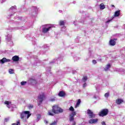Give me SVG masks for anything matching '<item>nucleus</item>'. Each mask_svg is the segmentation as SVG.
Returning <instances> with one entry per match:
<instances>
[{
	"label": "nucleus",
	"instance_id": "1",
	"mask_svg": "<svg viewBox=\"0 0 125 125\" xmlns=\"http://www.w3.org/2000/svg\"><path fill=\"white\" fill-rule=\"evenodd\" d=\"M31 113L29 111H24L21 113V119L23 121H27L31 117Z\"/></svg>",
	"mask_w": 125,
	"mask_h": 125
},
{
	"label": "nucleus",
	"instance_id": "2",
	"mask_svg": "<svg viewBox=\"0 0 125 125\" xmlns=\"http://www.w3.org/2000/svg\"><path fill=\"white\" fill-rule=\"evenodd\" d=\"M52 28H53V25L51 24H45L42 27V33L46 34L49 32Z\"/></svg>",
	"mask_w": 125,
	"mask_h": 125
},
{
	"label": "nucleus",
	"instance_id": "3",
	"mask_svg": "<svg viewBox=\"0 0 125 125\" xmlns=\"http://www.w3.org/2000/svg\"><path fill=\"white\" fill-rule=\"evenodd\" d=\"M53 110L55 114H58L59 113H62L63 109L58 106V105H54L52 107Z\"/></svg>",
	"mask_w": 125,
	"mask_h": 125
},
{
	"label": "nucleus",
	"instance_id": "4",
	"mask_svg": "<svg viewBox=\"0 0 125 125\" xmlns=\"http://www.w3.org/2000/svg\"><path fill=\"white\" fill-rule=\"evenodd\" d=\"M108 113H109L108 109H104L99 112V115L100 117H105V116H107L108 115Z\"/></svg>",
	"mask_w": 125,
	"mask_h": 125
},
{
	"label": "nucleus",
	"instance_id": "5",
	"mask_svg": "<svg viewBox=\"0 0 125 125\" xmlns=\"http://www.w3.org/2000/svg\"><path fill=\"white\" fill-rule=\"evenodd\" d=\"M87 114L88 115L90 119H94V118H95V114H94L93 112L90 109L87 110Z\"/></svg>",
	"mask_w": 125,
	"mask_h": 125
},
{
	"label": "nucleus",
	"instance_id": "6",
	"mask_svg": "<svg viewBox=\"0 0 125 125\" xmlns=\"http://www.w3.org/2000/svg\"><path fill=\"white\" fill-rule=\"evenodd\" d=\"M44 99V95L42 94L40 95L38 97V105L40 106L41 104H42V101H43V100Z\"/></svg>",
	"mask_w": 125,
	"mask_h": 125
},
{
	"label": "nucleus",
	"instance_id": "7",
	"mask_svg": "<svg viewBox=\"0 0 125 125\" xmlns=\"http://www.w3.org/2000/svg\"><path fill=\"white\" fill-rule=\"evenodd\" d=\"M11 38H12L11 35L8 34L7 35L6 41L8 42H11L10 45H13V42H11Z\"/></svg>",
	"mask_w": 125,
	"mask_h": 125
},
{
	"label": "nucleus",
	"instance_id": "8",
	"mask_svg": "<svg viewBox=\"0 0 125 125\" xmlns=\"http://www.w3.org/2000/svg\"><path fill=\"white\" fill-rule=\"evenodd\" d=\"M6 62H10V60L3 58L2 59L0 60V64H4Z\"/></svg>",
	"mask_w": 125,
	"mask_h": 125
},
{
	"label": "nucleus",
	"instance_id": "9",
	"mask_svg": "<svg viewBox=\"0 0 125 125\" xmlns=\"http://www.w3.org/2000/svg\"><path fill=\"white\" fill-rule=\"evenodd\" d=\"M4 103L6 105H7V107L8 108H11V107H15V105H14L13 104H11V103L7 101H6Z\"/></svg>",
	"mask_w": 125,
	"mask_h": 125
},
{
	"label": "nucleus",
	"instance_id": "10",
	"mask_svg": "<svg viewBox=\"0 0 125 125\" xmlns=\"http://www.w3.org/2000/svg\"><path fill=\"white\" fill-rule=\"evenodd\" d=\"M116 41H117V39H115L114 40H110L109 41V44L112 46L115 45L116 44Z\"/></svg>",
	"mask_w": 125,
	"mask_h": 125
},
{
	"label": "nucleus",
	"instance_id": "11",
	"mask_svg": "<svg viewBox=\"0 0 125 125\" xmlns=\"http://www.w3.org/2000/svg\"><path fill=\"white\" fill-rule=\"evenodd\" d=\"M76 112H73L70 115L69 121H73V119H74V116H76Z\"/></svg>",
	"mask_w": 125,
	"mask_h": 125
},
{
	"label": "nucleus",
	"instance_id": "12",
	"mask_svg": "<svg viewBox=\"0 0 125 125\" xmlns=\"http://www.w3.org/2000/svg\"><path fill=\"white\" fill-rule=\"evenodd\" d=\"M97 122H98V119H91L89 121V124H96Z\"/></svg>",
	"mask_w": 125,
	"mask_h": 125
},
{
	"label": "nucleus",
	"instance_id": "13",
	"mask_svg": "<svg viewBox=\"0 0 125 125\" xmlns=\"http://www.w3.org/2000/svg\"><path fill=\"white\" fill-rule=\"evenodd\" d=\"M55 114V113H54V110H53V108H52L51 110H49L48 111V115H49V116H54Z\"/></svg>",
	"mask_w": 125,
	"mask_h": 125
},
{
	"label": "nucleus",
	"instance_id": "14",
	"mask_svg": "<svg viewBox=\"0 0 125 125\" xmlns=\"http://www.w3.org/2000/svg\"><path fill=\"white\" fill-rule=\"evenodd\" d=\"M12 60L14 61V62H17V61H19V57L18 56H14L12 58Z\"/></svg>",
	"mask_w": 125,
	"mask_h": 125
},
{
	"label": "nucleus",
	"instance_id": "15",
	"mask_svg": "<svg viewBox=\"0 0 125 125\" xmlns=\"http://www.w3.org/2000/svg\"><path fill=\"white\" fill-rule=\"evenodd\" d=\"M123 102H124V101L120 99H118L116 100V103H117V104H122Z\"/></svg>",
	"mask_w": 125,
	"mask_h": 125
},
{
	"label": "nucleus",
	"instance_id": "16",
	"mask_svg": "<svg viewBox=\"0 0 125 125\" xmlns=\"http://www.w3.org/2000/svg\"><path fill=\"white\" fill-rule=\"evenodd\" d=\"M59 96H60L61 97H63V96H65V93L63 92V91H61L58 94Z\"/></svg>",
	"mask_w": 125,
	"mask_h": 125
},
{
	"label": "nucleus",
	"instance_id": "17",
	"mask_svg": "<svg viewBox=\"0 0 125 125\" xmlns=\"http://www.w3.org/2000/svg\"><path fill=\"white\" fill-rule=\"evenodd\" d=\"M81 99H79L76 103V104L75 106V108H78L79 106H80V104H81Z\"/></svg>",
	"mask_w": 125,
	"mask_h": 125
},
{
	"label": "nucleus",
	"instance_id": "18",
	"mask_svg": "<svg viewBox=\"0 0 125 125\" xmlns=\"http://www.w3.org/2000/svg\"><path fill=\"white\" fill-rule=\"evenodd\" d=\"M105 5L104 3H101L100 4V9L103 10V9H105Z\"/></svg>",
	"mask_w": 125,
	"mask_h": 125
},
{
	"label": "nucleus",
	"instance_id": "19",
	"mask_svg": "<svg viewBox=\"0 0 125 125\" xmlns=\"http://www.w3.org/2000/svg\"><path fill=\"white\" fill-rule=\"evenodd\" d=\"M120 16V11L117 10L115 12L114 16L115 17H118Z\"/></svg>",
	"mask_w": 125,
	"mask_h": 125
},
{
	"label": "nucleus",
	"instance_id": "20",
	"mask_svg": "<svg viewBox=\"0 0 125 125\" xmlns=\"http://www.w3.org/2000/svg\"><path fill=\"white\" fill-rule=\"evenodd\" d=\"M110 68H111V65L110 64H108L104 68V70L108 71Z\"/></svg>",
	"mask_w": 125,
	"mask_h": 125
},
{
	"label": "nucleus",
	"instance_id": "21",
	"mask_svg": "<svg viewBox=\"0 0 125 125\" xmlns=\"http://www.w3.org/2000/svg\"><path fill=\"white\" fill-rule=\"evenodd\" d=\"M10 11H16V6H12L10 9H9Z\"/></svg>",
	"mask_w": 125,
	"mask_h": 125
},
{
	"label": "nucleus",
	"instance_id": "22",
	"mask_svg": "<svg viewBox=\"0 0 125 125\" xmlns=\"http://www.w3.org/2000/svg\"><path fill=\"white\" fill-rule=\"evenodd\" d=\"M87 81V77L86 76H84L82 79L83 83H85Z\"/></svg>",
	"mask_w": 125,
	"mask_h": 125
},
{
	"label": "nucleus",
	"instance_id": "23",
	"mask_svg": "<svg viewBox=\"0 0 125 125\" xmlns=\"http://www.w3.org/2000/svg\"><path fill=\"white\" fill-rule=\"evenodd\" d=\"M28 109H33V108H34V105H33V104H29L28 105Z\"/></svg>",
	"mask_w": 125,
	"mask_h": 125
},
{
	"label": "nucleus",
	"instance_id": "24",
	"mask_svg": "<svg viewBox=\"0 0 125 125\" xmlns=\"http://www.w3.org/2000/svg\"><path fill=\"white\" fill-rule=\"evenodd\" d=\"M41 116L40 114L37 115V119H36L37 122H39V121H40V119H41Z\"/></svg>",
	"mask_w": 125,
	"mask_h": 125
},
{
	"label": "nucleus",
	"instance_id": "25",
	"mask_svg": "<svg viewBox=\"0 0 125 125\" xmlns=\"http://www.w3.org/2000/svg\"><path fill=\"white\" fill-rule=\"evenodd\" d=\"M33 9L34 10V13L36 14L37 11H38V9L36 7H33Z\"/></svg>",
	"mask_w": 125,
	"mask_h": 125
},
{
	"label": "nucleus",
	"instance_id": "26",
	"mask_svg": "<svg viewBox=\"0 0 125 125\" xmlns=\"http://www.w3.org/2000/svg\"><path fill=\"white\" fill-rule=\"evenodd\" d=\"M30 81L33 83H37V81L34 79H31Z\"/></svg>",
	"mask_w": 125,
	"mask_h": 125
},
{
	"label": "nucleus",
	"instance_id": "27",
	"mask_svg": "<svg viewBox=\"0 0 125 125\" xmlns=\"http://www.w3.org/2000/svg\"><path fill=\"white\" fill-rule=\"evenodd\" d=\"M27 83V82L26 81H22L21 83V85H25V84Z\"/></svg>",
	"mask_w": 125,
	"mask_h": 125
},
{
	"label": "nucleus",
	"instance_id": "28",
	"mask_svg": "<svg viewBox=\"0 0 125 125\" xmlns=\"http://www.w3.org/2000/svg\"><path fill=\"white\" fill-rule=\"evenodd\" d=\"M9 74H13L14 73V70L13 69H9Z\"/></svg>",
	"mask_w": 125,
	"mask_h": 125
},
{
	"label": "nucleus",
	"instance_id": "29",
	"mask_svg": "<svg viewBox=\"0 0 125 125\" xmlns=\"http://www.w3.org/2000/svg\"><path fill=\"white\" fill-rule=\"evenodd\" d=\"M74 120V118L72 120H69L70 122H71L72 123V125H76V122H75V120Z\"/></svg>",
	"mask_w": 125,
	"mask_h": 125
},
{
	"label": "nucleus",
	"instance_id": "30",
	"mask_svg": "<svg viewBox=\"0 0 125 125\" xmlns=\"http://www.w3.org/2000/svg\"><path fill=\"white\" fill-rule=\"evenodd\" d=\"M12 125H20V121H17V123H14Z\"/></svg>",
	"mask_w": 125,
	"mask_h": 125
},
{
	"label": "nucleus",
	"instance_id": "31",
	"mask_svg": "<svg viewBox=\"0 0 125 125\" xmlns=\"http://www.w3.org/2000/svg\"><path fill=\"white\" fill-rule=\"evenodd\" d=\"M109 95H110L109 93H106L104 94V97H105V98H108V97H109Z\"/></svg>",
	"mask_w": 125,
	"mask_h": 125
},
{
	"label": "nucleus",
	"instance_id": "32",
	"mask_svg": "<svg viewBox=\"0 0 125 125\" xmlns=\"http://www.w3.org/2000/svg\"><path fill=\"white\" fill-rule=\"evenodd\" d=\"M60 25L61 26H64V21H61L60 22Z\"/></svg>",
	"mask_w": 125,
	"mask_h": 125
},
{
	"label": "nucleus",
	"instance_id": "33",
	"mask_svg": "<svg viewBox=\"0 0 125 125\" xmlns=\"http://www.w3.org/2000/svg\"><path fill=\"white\" fill-rule=\"evenodd\" d=\"M69 110L70 111H72V112H74V111H75V109H74V107H73V106H71L69 108Z\"/></svg>",
	"mask_w": 125,
	"mask_h": 125
},
{
	"label": "nucleus",
	"instance_id": "34",
	"mask_svg": "<svg viewBox=\"0 0 125 125\" xmlns=\"http://www.w3.org/2000/svg\"><path fill=\"white\" fill-rule=\"evenodd\" d=\"M92 63H93V64H96V63H97V62H96V60H93L92 61Z\"/></svg>",
	"mask_w": 125,
	"mask_h": 125
},
{
	"label": "nucleus",
	"instance_id": "35",
	"mask_svg": "<svg viewBox=\"0 0 125 125\" xmlns=\"http://www.w3.org/2000/svg\"><path fill=\"white\" fill-rule=\"evenodd\" d=\"M57 124L56 121H54L53 123H52L50 125H56Z\"/></svg>",
	"mask_w": 125,
	"mask_h": 125
},
{
	"label": "nucleus",
	"instance_id": "36",
	"mask_svg": "<svg viewBox=\"0 0 125 125\" xmlns=\"http://www.w3.org/2000/svg\"><path fill=\"white\" fill-rule=\"evenodd\" d=\"M50 101L52 102L55 101V99L54 98L51 99Z\"/></svg>",
	"mask_w": 125,
	"mask_h": 125
},
{
	"label": "nucleus",
	"instance_id": "37",
	"mask_svg": "<svg viewBox=\"0 0 125 125\" xmlns=\"http://www.w3.org/2000/svg\"><path fill=\"white\" fill-rule=\"evenodd\" d=\"M86 86V83H84L83 84V87H85Z\"/></svg>",
	"mask_w": 125,
	"mask_h": 125
},
{
	"label": "nucleus",
	"instance_id": "38",
	"mask_svg": "<svg viewBox=\"0 0 125 125\" xmlns=\"http://www.w3.org/2000/svg\"><path fill=\"white\" fill-rule=\"evenodd\" d=\"M94 98L95 99H97V98H98V96H94Z\"/></svg>",
	"mask_w": 125,
	"mask_h": 125
},
{
	"label": "nucleus",
	"instance_id": "39",
	"mask_svg": "<svg viewBox=\"0 0 125 125\" xmlns=\"http://www.w3.org/2000/svg\"><path fill=\"white\" fill-rule=\"evenodd\" d=\"M4 122H8V119L5 118L4 120Z\"/></svg>",
	"mask_w": 125,
	"mask_h": 125
},
{
	"label": "nucleus",
	"instance_id": "40",
	"mask_svg": "<svg viewBox=\"0 0 125 125\" xmlns=\"http://www.w3.org/2000/svg\"><path fill=\"white\" fill-rule=\"evenodd\" d=\"M102 125H106V124H105L104 122H102Z\"/></svg>",
	"mask_w": 125,
	"mask_h": 125
},
{
	"label": "nucleus",
	"instance_id": "41",
	"mask_svg": "<svg viewBox=\"0 0 125 125\" xmlns=\"http://www.w3.org/2000/svg\"><path fill=\"white\" fill-rule=\"evenodd\" d=\"M112 21V20H109L107 21H106V23H109V22H111Z\"/></svg>",
	"mask_w": 125,
	"mask_h": 125
},
{
	"label": "nucleus",
	"instance_id": "42",
	"mask_svg": "<svg viewBox=\"0 0 125 125\" xmlns=\"http://www.w3.org/2000/svg\"><path fill=\"white\" fill-rule=\"evenodd\" d=\"M44 123H45V124H48V122H47V121H46V120H44Z\"/></svg>",
	"mask_w": 125,
	"mask_h": 125
},
{
	"label": "nucleus",
	"instance_id": "43",
	"mask_svg": "<svg viewBox=\"0 0 125 125\" xmlns=\"http://www.w3.org/2000/svg\"><path fill=\"white\" fill-rule=\"evenodd\" d=\"M4 1H5V0H2L1 3H3V2H4Z\"/></svg>",
	"mask_w": 125,
	"mask_h": 125
},
{
	"label": "nucleus",
	"instance_id": "44",
	"mask_svg": "<svg viewBox=\"0 0 125 125\" xmlns=\"http://www.w3.org/2000/svg\"><path fill=\"white\" fill-rule=\"evenodd\" d=\"M98 2H99V1H103V0H97Z\"/></svg>",
	"mask_w": 125,
	"mask_h": 125
},
{
	"label": "nucleus",
	"instance_id": "45",
	"mask_svg": "<svg viewBox=\"0 0 125 125\" xmlns=\"http://www.w3.org/2000/svg\"><path fill=\"white\" fill-rule=\"evenodd\" d=\"M111 6H112V7H115V5H112Z\"/></svg>",
	"mask_w": 125,
	"mask_h": 125
},
{
	"label": "nucleus",
	"instance_id": "46",
	"mask_svg": "<svg viewBox=\"0 0 125 125\" xmlns=\"http://www.w3.org/2000/svg\"><path fill=\"white\" fill-rule=\"evenodd\" d=\"M59 12H60V13H61V12H62V11L60 10V11H59Z\"/></svg>",
	"mask_w": 125,
	"mask_h": 125
},
{
	"label": "nucleus",
	"instance_id": "47",
	"mask_svg": "<svg viewBox=\"0 0 125 125\" xmlns=\"http://www.w3.org/2000/svg\"><path fill=\"white\" fill-rule=\"evenodd\" d=\"M54 62H51V63H54Z\"/></svg>",
	"mask_w": 125,
	"mask_h": 125
},
{
	"label": "nucleus",
	"instance_id": "48",
	"mask_svg": "<svg viewBox=\"0 0 125 125\" xmlns=\"http://www.w3.org/2000/svg\"><path fill=\"white\" fill-rule=\"evenodd\" d=\"M74 25H76V24H75V21H74Z\"/></svg>",
	"mask_w": 125,
	"mask_h": 125
},
{
	"label": "nucleus",
	"instance_id": "49",
	"mask_svg": "<svg viewBox=\"0 0 125 125\" xmlns=\"http://www.w3.org/2000/svg\"><path fill=\"white\" fill-rule=\"evenodd\" d=\"M103 0V1H104V0Z\"/></svg>",
	"mask_w": 125,
	"mask_h": 125
}]
</instances>
